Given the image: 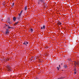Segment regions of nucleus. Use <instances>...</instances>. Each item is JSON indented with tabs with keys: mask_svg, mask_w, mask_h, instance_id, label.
Segmentation results:
<instances>
[{
	"mask_svg": "<svg viewBox=\"0 0 79 79\" xmlns=\"http://www.w3.org/2000/svg\"><path fill=\"white\" fill-rule=\"evenodd\" d=\"M42 3H43L44 4H45L44 0H38V4L40 5V4H42Z\"/></svg>",
	"mask_w": 79,
	"mask_h": 79,
	"instance_id": "nucleus-1",
	"label": "nucleus"
},
{
	"mask_svg": "<svg viewBox=\"0 0 79 79\" xmlns=\"http://www.w3.org/2000/svg\"><path fill=\"white\" fill-rule=\"evenodd\" d=\"M7 68L8 69V71H12V69L11 68V66L9 65H7L6 66Z\"/></svg>",
	"mask_w": 79,
	"mask_h": 79,
	"instance_id": "nucleus-2",
	"label": "nucleus"
},
{
	"mask_svg": "<svg viewBox=\"0 0 79 79\" xmlns=\"http://www.w3.org/2000/svg\"><path fill=\"white\" fill-rule=\"evenodd\" d=\"M6 35H7V34H9V33L10 32V31H9V30L8 29V28L6 29Z\"/></svg>",
	"mask_w": 79,
	"mask_h": 79,
	"instance_id": "nucleus-3",
	"label": "nucleus"
},
{
	"mask_svg": "<svg viewBox=\"0 0 79 79\" xmlns=\"http://www.w3.org/2000/svg\"><path fill=\"white\" fill-rule=\"evenodd\" d=\"M29 44V42L27 41H25L23 44V45H25L26 46H27V44Z\"/></svg>",
	"mask_w": 79,
	"mask_h": 79,
	"instance_id": "nucleus-4",
	"label": "nucleus"
},
{
	"mask_svg": "<svg viewBox=\"0 0 79 79\" xmlns=\"http://www.w3.org/2000/svg\"><path fill=\"white\" fill-rule=\"evenodd\" d=\"M74 62H75V63H74V64H75V66H76V65H77V66H78V65H79V63H77V62H76V61H75Z\"/></svg>",
	"mask_w": 79,
	"mask_h": 79,
	"instance_id": "nucleus-5",
	"label": "nucleus"
},
{
	"mask_svg": "<svg viewBox=\"0 0 79 79\" xmlns=\"http://www.w3.org/2000/svg\"><path fill=\"white\" fill-rule=\"evenodd\" d=\"M22 12H23V10H21L20 11V13L19 15V16H21V15H22Z\"/></svg>",
	"mask_w": 79,
	"mask_h": 79,
	"instance_id": "nucleus-6",
	"label": "nucleus"
},
{
	"mask_svg": "<svg viewBox=\"0 0 79 79\" xmlns=\"http://www.w3.org/2000/svg\"><path fill=\"white\" fill-rule=\"evenodd\" d=\"M16 17H14L13 18V20L14 21H16Z\"/></svg>",
	"mask_w": 79,
	"mask_h": 79,
	"instance_id": "nucleus-7",
	"label": "nucleus"
},
{
	"mask_svg": "<svg viewBox=\"0 0 79 79\" xmlns=\"http://www.w3.org/2000/svg\"><path fill=\"white\" fill-rule=\"evenodd\" d=\"M29 31L30 32H32L33 31V29H32V28H31L29 30Z\"/></svg>",
	"mask_w": 79,
	"mask_h": 79,
	"instance_id": "nucleus-8",
	"label": "nucleus"
},
{
	"mask_svg": "<svg viewBox=\"0 0 79 79\" xmlns=\"http://www.w3.org/2000/svg\"><path fill=\"white\" fill-rule=\"evenodd\" d=\"M64 68H65V69H66V68H68V66H67V65H64Z\"/></svg>",
	"mask_w": 79,
	"mask_h": 79,
	"instance_id": "nucleus-9",
	"label": "nucleus"
},
{
	"mask_svg": "<svg viewBox=\"0 0 79 79\" xmlns=\"http://www.w3.org/2000/svg\"><path fill=\"white\" fill-rule=\"evenodd\" d=\"M57 24H59V25H61V23H60V21H58Z\"/></svg>",
	"mask_w": 79,
	"mask_h": 79,
	"instance_id": "nucleus-10",
	"label": "nucleus"
},
{
	"mask_svg": "<svg viewBox=\"0 0 79 79\" xmlns=\"http://www.w3.org/2000/svg\"><path fill=\"white\" fill-rule=\"evenodd\" d=\"M18 23H19V22H15V23L14 24V25H17V24H18Z\"/></svg>",
	"mask_w": 79,
	"mask_h": 79,
	"instance_id": "nucleus-11",
	"label": "nucleus"
},
{
	"mask_svg": "<svg viewBox=\"0 0 79 79\" xmlns=\"http://www.w3.org/2000/svg\"><path fill=\"white\" fill-rule=\"evenodd\" d=\"M8 29H13V27H9V26H8Z\"/></svg>",
	"mask_w": 79,
	"mask_h": 79,
	"instance_id": "nucleus-12",
	"label": "nucleus"
},
{
	"mask_svg": "<svg viewBox=\"0 0 79 79\" xmlns=\"http://www.w3.org/2000/svg\"><path fill=\"white\" fill-rule=\"evenodd\" d=\"M17 19L19 20L20 19V18H21V17L20 16H19V17H17Z\"/></svg>",
	"mask_w": 79,
	"mask_h": 79,
	"instance_id": "nucleus-13",
	"label": "nucleus"
},
{
	"mask_svg": "<svg viewBox=\"0 0 79 79\" xmlns=\"http://www.w3.org/2000/svg\"><path fill=\"white\" fill-rule=\"evenodd\" d=\"M8 23L10 24H12V22H11V21H9V22H8Z\"/></svg>",
	"mask_w": 79,
	"mask_h": 79,
	"instance_id": "nucleus-14",
	"label": "nucleus"
},
{
	"mask_svg": "<svg viewBox=\"0 0 79 79\" xmlns=\"http://www.w3.org/2000/svg\"><path fill=\"white\" fill-rule=\"evenodd\" d=\"M5 27H4V28H6V26H8V25H7L5 24Z\"/></svg>",
	"mask_w": 79,
	"mask_h": 79,
	"instance_id": "nucleus-15",
	"label": "nucleus"
},
{
	"mask_svg": "<svg viewBox=\"0 0 79 79\" xmlns=\"http://www.w3.org/2000/svg\"><path fill=\"white\" fill-rule=\"evenodd\" d=\"M26 10H27V6H26L25 8V11H26Z\"/></svg>",
	"mask_w": 79,
	"mask_h": 79,
	"instance_id": "nucleus-16",
	"label": "nucleus"
},
{
	"mask_svg": "<svg viewBox=\"0 0 79 79\" xmlns=\"http://www.w3.org/2000/svg\"><path fill=\"white\" fill-rule=\"evenodd\" d=\"M57 70L58 71H59V70H60V69L59 68V67H57Z\"/></svg>",
	"mask_w": 79,
	"mask_h": 79,
	"instance_id": "nucleus-17",
	"label": "nucleus"
},
{
	"mask_svg": "<svg viewBox=\"0 0 79 79\" xmlns=\"http://www.w3.org/2000/svg\"><path fill=\"white\" fill-rule=\"evenodd\" d=\"M45 25H43V28L44 29H45Z\"/></svg>",
	"mask_w": 79,
	"mask_h": 79,
	"instance_id": "nucleus-18",
	"label": "nucleus"
},
{
	"mask_svg": "<svg viewBox=\"0 0 79 79\" xmlns=\"http://www.w3.org/2000/svg\"><path fill=\"white\" fill-rule=\"evenodd\" d=\"M77 73V71H76L74 72V73L75 74H76Z\"/></svg>",
	"mask_w": 79,
	"mask_h": 79,
	"instance_id": "nucleus-19",
	"label": "nucleus"
},
{
	"mask_svg": "<svg viewBox=\"0 0 79 79\" xmlns=\"http://www.w3.org/2000/svg\"><path fill=\"white\" fill-rule=\"evenodd\" d=\"M74 71H76V69H74Z\"/></svg>",
	"mask_w": 79,
	"mask_h": 79,
	"instance_id": "nucleus-20",
	"label": "nucleus"
},
{
	"mask_svg": "<svg viewBox=\"0 0 79 79\" xmlns=\"http://www.w3.org/2000/svg\"><path fill=\"white\" fill-rule=\"evenodd\" d=\"M14 5H15V3H13L12 4V6H13Z\"/></svg>",
	"mask_w": 79,
	"mask_h": 79,
	"instance_id": "nucleus-21",
	"label": "nucleus"
},
{
	"mask_svg": "<svg viewBox=\"0 0 79 79\" xmlns=\"http://www.w3.org/2000/svg\"><path fill=\"white\" fill-rule=\"evenodd\" d=\"M31 58H33V59H34V58H34V56L31 57Z\"/></svg>",
	"mask_w": 79,
	"mask_h": 79,
	"instance_id": "nucleus-22",
	"label": "nucleus"
},
{
	"mask_svg": "<svg viewBox=\"0 0 79 79\" xmlns=\"http://www.w3.org/2000/svg\"><path fill=\"white\" fill-rule=\"evenodd\" d=\"M30 60H31V61H32V60H33V58H31L30 59Z\"/></svg>",
	"mask_w": 79,
	"mask_h": 79,
	"instance_id": "nucleus-23",
	"label": "nucleus"
},
{
	"mask_svg": "<svg viewBox=\"0 0 79 79\" xmlns=\"http://www.w3.org/2000/svg\"><path fill=\"white\" fill-rule=\"evenodd\" d=\"M43 29V27H41V29Z\"/></svg>",
	"mask_w": 79,
	"mask_h": 79,
	"instance_id": "nucleus-24",
	"label": "nucleus"
},
{
	"mask_svg": "<svg viewBox=\"0 0 79 79\" xmlns=\"http://www.w3.org/2000/svg\"><path fill=\"white\" fill-rule=\"evenodd\" d=\"M8 20H9V21H10V19H9V18H8Z\"/></svg>",
	"mask_w": 79,
	"mask_h": 79,
	"instance_id": "nucleus-25",
	"label": "nucleus"
},
{
	"mask_svg": "<svg viewBox=\"0 0 79 79\" xmlns=\"http://www.w3.org/2000/svg\"><path fill=\"white\" fill-rule=\"evenodd\" d=\"M59 67H60V65H59Z\"/></svg>",
	"mask_w": 79,
	"mask_h": 79,
	"instance_id": "nucleus-26",
	"label": "nucleus"
},
{
	"mask_svg": "<svg viewBox=\"0 0 79 79\" xmlns=\"http://www.w3.org/2000/svg\"><path fill=\"white\" fill-rule=\"evenodd\" d=\"M63 64V63L61 64V65H62Z\"/></svg>",
	"mask_w": 79,
	"mask_h": 79,
	"instance_id": "nucleus-27",
	"label": "nucleus"
},
{
	"mask_svg": "<svg viewBox=\"0 0 79 79\" xmlns=\"http://www.w3.org/2000/svg\"><path fill=\"white\" fill-rule=\"evenodd\" d=\"M2 20H3V19H2Z\"/></svg>",
	"mask_w": 79,
	"mask_h": 79,
	"instance_id": "nucleus-28",
	"label": "nucleus"
},
{
	"mask_svg": "<svg viewBox=\"0 0 79 79\" xmlns=\"http://www.w3.org/2000/svg\"><path fill=\"white\" fill-rule=\"evenodd\" d=\"M9 59L8 60H9Z\"/></svg>",
	"mask_w": 79,
	"mask_h": 79,
	"instance_id": "nucleus-29",
	"label": "nucleus"
}]
</instances>
